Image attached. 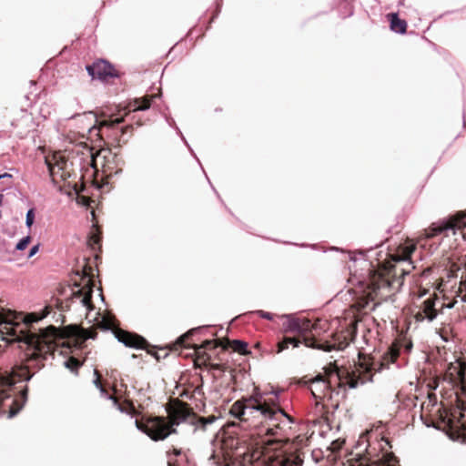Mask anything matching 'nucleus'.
<instances>
[{"mask_svg": "<svg viewBox=\"0 0 466 466\" xmlns=\"http://www.w3.org/2000/svg\"><path fill=\"white\" fill-rule=\"evenodd\" d=\"M194 413L184 404L173 408L168 413V420L163 417H155L147 420L146 423L138 420L135 421L138 431L146 433L155 441H162L170 434L175 433V426H178L182 422L189 421L193 423Z\"/></svg>", "mask_w": 466, "mask_h": 466, "instance_id": "2", "label": "nucleus"}, {"mask_svg": "<svg viewBox=\"0 0 466 466\" xmlns=\"http://www.w3.org/2000/svg\"><path fill=\"white\" fill-rule=\"evenodd\" d=\"M357 466H395V464L392 461H385L380 464H377L375 462L371 464H365L364 462H360Z\"/></svg>", "mask_w": 466, "mask_h": 466, "instance_id": "29", "label": "nucleus"}, {"mask_svg": "<svg viewBox=\"0 0 466 466\" xmlns=\"http://www.w3.org/2000/svg\"><path fill=\"white\" fill-rule=\"evenodd\" d=\"M92 283L90 279L86 280V283L83 286V288L78 289L76 291H73L72 297L70 299L71 305L73 306H81L86 311H89L92 309L91 304V297H92Z\"/></svg>", "mask_w": 466, "mask_h": 466, "instance_id": "7", "label": "nucleus"}, {"mask_svg": "<svg viewBox=\"0 0 466 466\" xmlns=\"http://www.w3.org/2000/svg\"><path fill=\"white\" fill-rule=\"evenodd\" d=\"M124 121V118L123 117H120V118H116L114 120H110V121H103L101 123V126H105V127H113L120 123H122Z\"/></svg>", "mask_w": 466, "mask_h": 466, "instance_id": "27", "label": "nucleus"}, {"mask_svg": "<svg viewBox=\"0 0 466 466\" xmlns=\"http://www.w3.org/2000/svg\"><path fill=\"white\" fill-rule=\"evenodd\" d=\"M447 377L454 386H460L466 394V360H457L451 363L447 370Z\"/></svg>", "mask_w": 466, "mask_h": 466, "instance_id": "6", "label": "nucleus"}, {"mask_svg": "<svg viewBox=\"0 0 466 466\" xmlns=\"http://www.w3.org/2000/svg\"><path fill=\"white\" fill-rule=\"evenodd\" d=\"M271 393H272V394H274V395L276 396V398H278V396H279V391H272Z\"/></svg>", "mask_w": 466, "mask_h": 466, "instance_id": "42", "label": "nucleus"}, {"mask_svg": "<svg viewBox=\"0 0 466 466\" xmlns=\"http://www.w3.org/2000/svg\"><path fill=\"white\" fill-rule=\"evenodd\" d=\"M276 431H277V429H274V428H268V429H267V431H266V432H267V434H268V435H271V436H273V435H275V434H276Z\"/></svg>", "mask_w": 466, "mask_h": 466, "instance_id": "35", "label": "nucleus"}, {"mask_svg": "<svg viewBox=\"0 0 466 466\" xmlns=\"http://www.w3.org/2000/svg\"><path fill=\"white\" fill-rule=\"evenodd\" d=\"M326 373L329 376V381L324 380L323 378L320 375H319L313 380L312 385L317 386L319 384H321L326 389L331 383V380L333 378H336L339 380V386H341L343 383H347L350 389H355L358 387L359 380L357 379L347 377L344 381L337 367H331L327 369Z\"/></svg>", "mask_w": 466, "mask_h": 466, "instance_id": "8", "label": "nucleus"}, {"mask_svg": "<svg viewBox=\"0 0 466 466\" xmlns=\"http://www.w3.org/2000/svg\"><path fill=\"white\" fill-rule=\"evenodd\" d=\"M201 420L204 422V423H211L213 422L214 419L213 418H209V419H201Z\"/></svg>", "mask_w": 466, "mask_h": 466, "instance_id": "37", "label": "nucleus"}, {"mask_svg": "<svg viewBox=\"0 0 466 466\" xmlns=\"http://www.w3.org/2000/svg\"><path fill=\"white\" fill-rule=\"evenodd\" d=\"M216 466H229L228 464L221 465L219 462L215 461Z\"/></svg>", "mask_w": 466, "mask_h": 466, "instance_id": "38", "label": "nucleus"}, {"mask_svg": "<svg viewBox=\"0 0 466 466\" xmlns=\"http://www.w3.org/2000/svg\"><path fill=\"white\" fill-rule=\"evenodd\" d=\"M273 410L277 411L278 420H274L275 422L279 423L280 420H279V416H282V417H285L290 423H293V419L289 414H287L285 412V410H283L282 409L278 408V409Z\"/></svg>", "mask_w": 466, "mask_h": 466, "instance_id": "26", "label": "nucleus"}, {"mask_svg": "<svg viewBox=\"0 0 466 466\" xmlns=\"http://www.w3.org/2000/svg\"><path fill=\"white\" fill-rule=\"evenodd\" d=\"M116 338L119 342L129 348L142 349L146 345V340L141 336L121 329L116 331Z\"/></svg>", "mask_w": 466, "mask_h": 466, "instance_id": "12", "label": "nucleus"}, {"mask_svg": "<svg viewBox=\"0 0 466 466\" xmlns=\"http://www.w3.org/2000/svg\"><path fill=\"white\" fill-rule=\"evenodd\" d=\"M194 330H195V329H191V330H189L187 333H186V334L182 335V336L178 339V343L183 344V343H184V341H185V339H187L190 334H192V333L194 332Z\"/></svg>", "mask_w": 466, "mask_h": 466, "instance_id": "33", "label": "nucleus"}, {"mask_svg": "<svg viewBox=\"0 0 466 466\" xmlns=\"http://www.w3.org/2000/svg\"><path fill=\"white\" fill-rule=\"evenodd\" d=\"M174 452H175L176 455H179L180 454V451L179 450H175Z\"/></svg>", "mask_w": 466, "mask_h": 466, "instance_id": "44", "label": "nucleus"}, {"mask_svg": "<svg viewBox=\"0 0 466 466\" xmlns=\"http://www.w3.org/2000/svg\"><path fill=\"white\" fill-rule=\"evenodd\" d=\"M395 282H398L399 287L402 285V281H400L399 279H394L391 281L389 278H386L385 276L380 274L378 276V279L372 280L371 282L372 290L373 292H376L380 289L392 288Z\"/></svg>", "mask_w": 466, "mask_h": 466, "instance_id": "15", "label": "nucleus"}, {"mask_svg": "<svg viewBox=\"0 0 466 466\" xmlns=\"http://www.w3.org/2000/svg\"><path fill=\"white\" fill-rule=\"evenodd\" d=\"M435 298H429L422 302L419 311L414 316L417 322L424 320L431 322L437 318L438 311L435 309Z\"/></svg>", "mask_w": 466, "mask_h": 466, "instance_id": "9", "label": "nucleus"}, {"mask_svg": "<svg viewBox=\"0 0 466 466\" xmlns=\"http://www.w3.org/2000/svg\"><path fill=\"white\" fill-rule=\"evenodd\" d=\"M39 250V245H35L33 246L31 248H30V251H29V254H28V258H32L33 256H35Z\"/></svg>", "mask_w": 466, "mask_h": 466, "instance_id": "32", "label": "nucleus"}, {"mask_svg": "<svg viewBox=\"0 0 466 466\" xmlns=\"http://www.w3.org/2000/svg\"><path fill=\"white\" fill-rule=\"evenodd\" d=\"M248 403H252V406L260 405L263 409H265L269 416H261L262 418L269 420H278L277 411H274L271 408L268 406L266 401H263V393L259 392L257 389L254 393L248 398L245 399Z\"/></svg>", "mask_w": 466, "mask_h": 466, "instance_id": "13", "label": "nucleus"}, {"mask_svg": "<svg viewBox=\"0 0 466 466\" xmlns=\"http://www.w3.org/2000/svg\"><path fill=\"white\" fill-rule=\"evenodd\" d=\"M15 378L18 380H29L32 375L28 374L26 367L17 366L13 369L11 374L7 377L0 375V405L5 399L10 398V390L15 383Z\"/></svg>", "mask_w": 466, "mask_h": 466, "instance_id": "3", "label": "nucleus"}, {"mask_svg": "<svg viewBox=\"0 0 466 466\" xmlns=\"http://www.w3.org/2000/svg\"><path fill=\"white\" fill-rule=\"evenodd\" d=\"M390 21V29L397 34H404L407 29V23L405 20L399 18L396 13L389 15Z\"/></svg>", "mask_w": 466, "mask_h": 466, "instance_id": "16", "label": "nucleus"}, {"mask_svg": "<svg viewBox=\"0 0 466 466\" xmlns=\"http://www.w3.org/2000/svg\"><path fill=\"white\" fill-rule=\"evenodd\" d=\"M19 409L18 410H15L14 408H11L9 410V414H8V418L11 419L13 418L14 416H15V414L18 412Z\"/></svg>", "mask_w": 466, "mask_h": 466, "instance_id": "34", "label": "nucleus"}, {"mask_svg": "<svg viewBox=\"0 0 466 466\" xmlns=\"http://www.w3.org/2000/svg\"><path fill=\"white\" fill-rule=\"evenodd\" d=\"M30 239H31V238H30V236H29V235H27V236L24 237V238H23L22 239H20V240L18 241V243L16 244V246H15V249H16V250H19V251L24 250V249L27 247V245L29 244Z\"/></svg>", "mask_w": 466, "mask_h": 466, "instance_id": "23", "label": "nucleus"}, {"mask_svg": "<svg viewBox=\"0 0 466 466\" xmlns=\"http://www.w3.org/2000/svg\"><path fill=\"white\" fill-rule=\"evenodd\" d=\"M400 272L401 277L408 275L410 273V268H398L396 266L394 267V274L397 275L398 272Z\"/></svg>", "mask_w": 466, "mask_h": 466, "instance_id": "30", "label": "nucleus"}, {"mask_svg": "<svg viewBox=\"0 0 466 466\" xmlns=\"http://www.w3.org/2000/svg\"><path fill=\"white\" fill-rule=\"evenodd\" d=\"M168 466H171V464H168Z\"/></svg>", "mask_w": 466, "mask_h": 466, "instance_id": "45", "label": "nucleus"}, {"mask_svg": "<svg viewBox=\"0 0 466 466\" xmlns=\"http://www.w3.org/2000/svg\"><path fill=\"white\" fill-rule=\"evenodd\" d=\"M22 394H23V397H24V398H25V397H26V389H25V390H23Z\"/></svg>", "mask_w": 466, "mask_h": 466, "instance_id": "41", "label": "nucleus"}, {"mask_svg": "<svg viewBox=\"0 0 466 466\" xmlns=\"http://www.w3.org/2000/svg\"><path fill=\"white\" fill-rule=\"evenodd\" d=\"M216 456H217L216 454H212V455L210 456L209 460H215V459H216Z\"/></svg>", "mask_w": 466, "mask_h": 466, "instance_id": "43", "label": "nucleus"}, {"mask_svg": "<svg viewBox=\"0 0 466 466\" xmlns=\"http://www.w3.org/2000/svg\"><path fill=\"white\" fill-rule=\"evenodd\" d=\"M94 374L96 376V379L94 380V384L95 386L99 389L100 392L102 395H106V390L104 389V387L102 386L101 382H100V375L98 373V371L96 370H94Z\"/></svg>", "mask_w": 466, "mask_h": 466, "instance_id": "25", "label": "nucleus"}, {"mask_svg": "<svg viewBox=\"0 0 466 466\" xmlns=\"http://www.w3.org/2000/svg\"><path fill=\"white\" fill-rule=\"evenodd\" d=\"M415 250L414 245H408L402 248L401 254H397L394 256L393 260L397 262H407L409 266H410V256Z\"/></svg>", "mask_w": 466, "mask_h": 466, "instance_id": "17", "label": "nucleus"}, {"mask_svg": "<svg viewBox=\"0 0 466 466\" xmlns=\"http://www.w3.org/2000/svg\"><path fill=\"white\" fill-rule=\"evenodd\" d=\"M463 228H466V216H457L441 226H432L431 228L425 230V238H431L441 232L449 231L456 235L457 231H460Z\"/></svg>", "mask_w": 466, "mask_h": 466, "instance_id": "5", "label": "nucleus"}, {"mask_svg": "<svg viewBox=\"0 0 466 466\" xmlns=\"http://www.w3.org/2000/svg\"><path fill=\"white\" fill-rule=\"evenodd\" d=\"M136 107L134 108V111L136 110H147L150 107V102L148 99L145 98L142 101L136 100Z\"/></svg>", "mask_w": 466, "mask_h": 466, "instance_id": "22", "label": "nucleus"}, {"mask_svg": "<svg viewBox=\"0 0 466 466\" xmlns=\"http://www.w3.org/2000/svg\"><path fill=\"white\" fill-rule=\"evenodd\" d=\"M54 160H55V163L51 162L48 159H46V163L48 167L50 176L56 177V176H58L60 172H62L60 177L62 178H65V177H66L65 170L66 168L67 162L66 160H64L62 157H56V156L54 157Z\"/></svg>", "mask_w": 466, "mask_h": 466, "instance_id": "14", "label": "nucleus"}, {"mask_svg": "<svg viewBox=\"0 0 466 466\" xmlns=\"http://www.w3.org/2000/svg\"><path fill=\"white\" fill-rule=\"evenodd\" d=\"M86 71L92 78L104 79L115 76V69L109 63L101 60L86 66Z\"/></svg>", "mask_w": 466, "mask_h": 466, "instance_id": "10", "label": "nucleus"}, {"mask_svg": "<svg viewBox=\"0 0 466 466\" xmlns=\"http://www.w3.org/2000/svg\"><path fill=\"white\" fill-rule=\"evenodd\" d=\"M285 321L283 323V329L285 332H296L302 334L309 328V321L307 319L300 320L292 315H283Z\"/></svg>", "mask_w": 466, "mask_h": 466, "instance_id": "11", "label": "nucleus"}, {"mask_svg": "<svg viewBox=\"0 0 466 466\" xmlns=\"http://www.w3.org/2000/svg\"><path fill=\"white\" fill-rule=\"evenodd\" d=\"M411 347H412L411 343H409V344L406 346V348H407V350H410Z\"/></svg>", "mask_w": 466, "mask_h": 466, "instance_id": "40", "label": "nucleus"}, {"mask_svg": "<svg viewBox=\"0 0 466 466\" xmlns=\"http://www.w3.org/2000/svg\"><path fill=\"white\" fill-rule=\"evenodd\" d=\"M300 341L293 338H284V339L278 344V352H281L289 348V345H292L294 348L299 347Z\"/></svg>", "mask_w": 466, "mask_h": 466, "instance_id": "18", "label": "nucleus"}, {"mask_svg": "<svg viewBox=\"0 0 466 466\" xmlns=\"http://www.w3.org/2000/svg\"><path fill=\"white\" fill-rule=\"evenodd\" d=\"M230 413L238 419L248 420V417L269 416L270 414L260 405L252 406L246 400H237L231 407Z\"/></svg>", "mask_w": 466, "mask_h": 466, "instance_id": "4", "label": "nucleus"}, {"mask_svg": "<svg viewBox=\"0 0 466 466\" xmlns=\"http://www.w3.org/2000/svg\"><path fill=\"white\" fill-rule=\"evenodd\" d=\"M48 313H49V311H48L47 308H46L45 309H43L39 313H31V314H29L25 319V321L26 323L37 322V321L43 319L44 318H46L48 315Z\"/></svg>", "mask_w": 466, "mask_h": 466, "instance_id": "19", "label": "nucleus"}, {"mask_svg": "<svg viewBox=\"0 0 466 466\" xmlns=\"http://www.w3.org/2000/svg\"><path fill=\"white\" fill-rule=\"evenodd\" d=\"M35 220V210L34 208H30L27 210L25 215V226L27 228H31Z\"/></svg>", "mask_w": 466, "mask_h": 466, "instance_id": "24", "label": "nucleus"}, {"mask_svg": "<svg viewBox=\"0 0 466 466\" xmlns=\"http://www.w3.org/2000/svg\"><path fill=\"white\" fill-rule=\"evenodd\" d=\"M21 317L10 310H0V339L7 342L17 341L26 346L29 352L26 356L30 359H38L43 352H46L45 335L24 331L21 329Z\"/></svg>", "mask_w": 466, "mask_h": 466, "instance_id": "1", "label": "nucleus"}, {"mask_svg": "<svg viewBox=\"0 0 466 466\" xmlns=\"http://www.w3.org/2000/svg\"><path fill=\"white\" fill-rule=\"evenodd\" d=\"M257 313H258L260 317H262V318H264V319H272V318H273V316H272V314H271V313H269V312H266V311H263V310H258V311H257Z\"/></svg>", "mask_w": 466, "mask_h": 466, "instance_id": "31", "label": "nucleus"}, {"mask_svg": "<svg viewBox=\"0 0 466 466\" xmlns=\"http://www.w3.org/2000/svg\"><path fill=\"white\" fill-rule=\"evenodd\" d=\"M232 348L234 351L238 352L240 354H247L248 353V344L242 340H233L232 341Z\"/></svg>", "mask_w": 466, "mask_h": 466, "instance_id": "20", "label": "nucleus"}, {"mask_svg": "<svg viewBox=\"0 0 466 466\" xmlns=\"http://www.w3.org/2000/svg\"><path fill=\"white\" fill-rule=\"evenodd\" d=\"M80 365V362L75 358H70L65 361V366L71 370H76Z\"/></svg>", "mask_w": 466, "mask_h": 466, "instance_id": "21", "label": "nucleus"}, {"mask_svg": "<svg viewBox=\"0 0 466 466\" xmlns=\"http://www.w3.org/2000/svg\"><path fill=\"white\" fill-rule=\"evenodd\" d=\"M212 344H214V347L221 346V343L219 341H218V340H216V341L206 340V341L203 342V344H201L199 347H198V349H206V348L209 347Z\"/></svg>", "mask_w": 466, "mask_h": 466, "instance_id": "28", "label": "nucleus"}, {"mask_svg": "<svg viewBox=\"0 0 466 466\" xmlns=\"http://www.w3.org/2000/svg\"><path fill=\"white\" fill-rule=\"evenodd\" d=\"M266 403L268 404V406L269 408H271L272 410H275L273 407H275L277 405L276 401L274 400H271V401H266Z\"/></svg>", "mask_w": 466, "mask_h": 466, "instance_id": "36", "label": "nucleus"}, {"mask_svg": "<svg viewBox=\"0 0 466 466\" xmlns=\"http://www.w3.org/2000/svg\"><path fill=\"white\" fill-rule=\"evenodd\" d=\"M3 199H4V196L2 194H0V206L2 205L3 203Z\"/></svg>", "mask_w": 466, "mask_h": 466, "instance_id": "39", "label": "nucleus"}]
</instances>
